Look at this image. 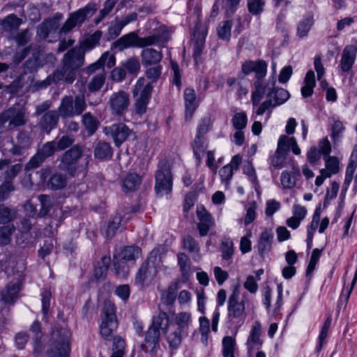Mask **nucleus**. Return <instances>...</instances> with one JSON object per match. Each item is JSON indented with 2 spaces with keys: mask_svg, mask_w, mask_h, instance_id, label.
<instances>
[{
  "mask_svg": "<svg viewBox=\"0 0 357 357\" xmlns=\"http://www.w3.org/2000/svg\"><path fill=\"white\" fill-rule=\"evenodd\" d=\"M305 85L301 88V94L304 98L310 97L313 93L316 86L315 75L312 70H309L304 79Z\"/></svg>",
  "mask_w": 357,
  "mask_h": 357,
  "instance_id": "c756f323",
  "label": "nucleus"
},
{
  "mask_svg": "<svg viewBox=\"0 0 357 357\" xmlns=\"http://www.w3.org/2000/svg\"><path fill=\"white\" fill-rule=\"evenodd\" d=\"M261 326L259 322L256 321L252 327L247 341L249 352L258 350L261 348L263 341L261 340Z\"/></svg>",
  "mask_w": 357,
  "mask_h": 357,
  "instance_id": "412c9836",
  "label": "nucleus"
},
{
  "mask_svg": "<svg viewBox=\"0 0 357 357\" xmlns=\"http://www.w3.org/2000/svg\"><path fill=\"white\" fill-rule=\"evenodd\" d=\"M67 185V177L61 173L54 174L47 183V185L52 190L64 188Z\"/></svg>",
  "mask_w": 357,
  "mask_h": 357,
  "instance_id": "c9c22d12",
  "label": "nucleus"
},
{
  "mask_svg": "<svg viewBox=\"0 0 357 357\" xmlns=\"http://www.w3.org/2000/svg\"><path fill=\"white\" fill-rule=\"evenodd\" d=\"M82 123L89 135H93L97 130L99 121L90 112L85 113L82 116Z\"/></svg>",
  "mask_w": 357,
  "mask_h": 357,
  "instance_id": "4c0bfd02",
  "label": "nucleus"
},
{
  "mask_svg": "<svg viewBox=\"0 0 357 357\" xmlns=\"http://www.w3.org/2000/svg\"><path fill=\"white\" fill-rule=\"evenodd\" d=\"M155 190L158 196L169 194L172 189L173 178L169 165L165 160L158 163L155 173Z\"/></svg>",
  "mask_w": 357,
  "mask_h": 357,
  "instance_id": "20e7f679",
  "label": "nucleus"
},
{
  "mask_svg": "<svg viewBox=\"0 0 357 357\" xmlns=\"http://www.w3.org/2000/svg\"><path fill=\"white\" fill-rule=\"evenodd\" d=\"M70 331L64 327L56 326L43 357H69Z\"/></svg>",
  "mask_w": 357,
  "mask_h": 357,
  "instance_id": "f257e3e1",
  "label": "nucleus"
},
{
  "mask_svg": "<svg viewBox=\"0 0 357 357\" xmlns=\"http://www.w3.org/2000/svg\"><path fill=\"white\" fill-rule=\"evenodd\" d=\"M17 218L16 211L3 204L0 206V223L6 224L13 221Z\"/></svg>",
  "mask_w": 357,
  "mask_h": 357,
  "instance_id": "a19ab883",
  "label": "nucleus"
},
{
  "mask_svg": "<svg viewBox=\"0 0 357 357\" xmlns=\"http://www.w3.org/2000/svg\"><path fill=\"white\" fill-rule=\"evenodd\" d=\"M221 250L222 252V257L225 259H229L234 254L233 242L229 238L224 239L221 243Z\"/></svg>",
  "mask_w": 357,
  "mask_h": 357,
  "instance_id": "052dcab7",
  "label": "nucleus"
},
{
  "mask_svg": "<svg viewBox=\"0 0 357 357\" xmlns=\"http://www.w3.org/2000/svg\"><path fill=\"white\" fill-rule=\"evenodd\" d=\"M141 255V250L138 247L128 246L124 248L117 256L120 257L121 260L126 261H133L139 258Z\"/></svg>",
  "mask_w": 357,
  "mask_h": 357,
  "instance_id": "2f4dec72",
  "label": "nucleus"
},
{
  "mask_svg": "<svg viewBox=\"0 0 357 357\" xmlns=\"http://www.w3.org/2000/svg\"><path fill=\"white\" fill-rule=\"evenodd\" d=\"M142 178L136 174H128L123 180V188L124 191H134L141 184Z\"/></svg>",
  "mask_w": 357,
  "mask_h": 357,
  "instance_id": "e433bc0d",
  "label": "nucleus"
},
{
  "mask_svg": "<svg viewBox=\"0 0 357 357\" xmlns=\"http://www.w3.org/2000/svg\"><path fill=\"white\" fill-rule=\"evenodd\" d=\"M126 261L121 260L119 256H114L113 267L115 274L119 278H126L129 273V266Z\"/></svg>",
  "mask_w": 357,
  "mask_h": 357,
  "instance_id": "72a5a7b5",
  "label": "nucleus"
},
{
  "mask_svg": "<svg viewBox=\"0 0 357 357\" xmlns=\"http://www.w3.org/2000/svg\"><path fill=\"white\" fill-rule=\"evenodd\" d=\"M273 240V234L271 229H266L261 233L257 243V250L261 257L271 251Z\"/></svg>",
  "mask_w": 357,
  "mask_h": 357,
  "instance_id": "4be33fe9",
  "label": "nucleus"
},
{
  "mask_svg": "<svg viewBox=\"0 0 357 357\" xmlns=\"http://www.w3.org/2000/svg\"><path fill=\"white\" fill-rule=\"evenodd\" d=\"M102 37L101 31H97L93 34L87 36L84 38L82 43L81 46L79 48H75V50H80L84 54L83 50H90L93 48L96 45L98 44Z\"/></svg>",
  "mask_w": 357,
  "mask_h": 357,
  "instance_id": "f704fd0d",
  "label": "nucleus"
},
{
  "mask_svg": "<svg viewBox=\"0 0 357 357\" xmlns=\"http://www.w3.org/2000/svg\"><path fill=\"white\" fill-rule=\"evenodd\" d=\"M345 128L342 121H340V120L335 121L331 126V137L332 139L334 142L339 140Z\"/></svg>",
  "mask_w": 357,
  "mask_h": 357,
  "instance_id": "13d9d810",
  "label": "nucleus"
},
{
  "mask_svg": "<svg viewBox=\"0 0 357 357\" xmlns=\"http://www.w3.org/2000/svg\"><path fill=\"white\" fill-rule=\"evenodd\" d=\"M178 262L183 274H188L190 270V259L188 256L184 253H179L178 255Z\"/></svg>",
  "mask_w": 357,
  "mask_h": 357,
  "instance_id": "338daca9",
  "label": "nucleus"
},
{
  "mask_svg": "<svg viewBox=\"0 0 357 357\" xmlns=\"http://www.w3.org/2000/svg\"><path fill=\"white\" fill-rule=\"evenodd\" d=\"M321 218L319 208H317L313 214L310 225L307 227V236L309 241L312 242L315 231L317 230Z\"/></svg>",
  "mask_w": 357,
  "mask_h": 357,
  "instance_id": "de8ad7c7",
  "label": "nucleus"
},
{
  "mask_svg": "<svg viewBox=\"0 0 357 357\" xmlns=\"http://www.w3.org/2000/svg\"><path fill=\"white\" fill-rule=\"evenodd\" d=\"M38 199L41 205L38 215L40 216H45L50 212L52 206V198L49 195H41L39 196Z\"/></svg>",
  "mask_w": 357,
  "mask_h": 357,
  "instance_id": "603ef678",
  "label": "nucleus"
},
{
  "mask_svg": "<svg viewBox=\"0 0 357 357\" xmlns=\"http://www.w3.org/2000/svg\"><path fill=\"white\" fill-rule=\"evenodd\" d=\"M123 66L125 70L126 69L131 74H136L140 69V64L139 61L135 58H130L124 63Z\"/></svg>",
  "mask_w": 357,
  "mask_h": 357,
  "instance_id": "e2e57ef3",
  "label": "nucleus"
},
{
  "mask_svg": "<svg viewBox=\"0 0 357 357\" xmlns=\"http://www.w3.org/2000/svg\"><path fill=\"white\" fill-rule=\"evenodd\" d=\"M153 85L151 82H148L144 77H139L132 89L133 98L149 100L151 98L153 91Z\"/></svg>",
  "mask_w": 357,
  "mask_h": 357,
  "instance_id": "6ab92c4d",
  "label": "nucleus"
},
{
  "mask_svg": "<svg viewBox=\"0 0 357 357\" xmlns=\"http://www.w3.org/2000/svg\"><path fill=\"white\" fill-rule=\"evenodd\" d=\"M301 178L300 169L292 164L291 171H283L280 176L281 184L285 189L294 188L296 181Z\"/></svg>",
  "mask_w": 357,
  "mask_h": 357,
  "instance_id": "5701e85b",
  "label": "nucleus"
},
{
  "mask_svg": "<svg viewBox=\"0 0 357 357\" xmlns=\"http://www.w3.org/2000/svg\"><path fill=\"white\" fill-rule=\"evenodd\" d=\"M185 107V119L190 120L198 105L196 102V93L192 88H186L184 91Z\"/></svg>",
  "mask_w": 357,
  "mask_h": 357,
  "instance_id": "b1692460",
  "label": "nucleus"
},
{
  "mask_svg": "<svg viewBox=\"0 0 357 357\" xmlns=\"http://www.w3.org/2000/svg\"><path fill=\"white\" fill-rule=\"evenodd\" d=\"M94 155L99 160H106L112 156V150L109 143L100 142L95 147Z\"/></svg>",
  "mask_w": 357,
  "mask_h": 357,
  "instance_id": "473e14b6",
  "label": "nucleus"
},
{
  "mask_svg": "<svg viewBox=\"0 0 357 357\" xmlns=\"http://www.w3.org/2000/svg\"><path fill=\"white\" fill-rule=\"evenodd\" d=\"M84 64V53L80 50L73 49L68 52L63 59L64 80L73 83L75 79V70Z\"/></svg>",
  "mask_w": 357,
  "mask_h": 357,
  "instance_id": "423d86ee",
  "label": "nucleus"
},
{
  "mask_svg": "<svg viewBox=\"0 0 357 357\" xmlns=\"http://www.w3.org/2000/svg\"><path fill=\"white\" fill-rule=\"evenodd\" d=\"M114 56L107 52H105L96 62L90 65L87 68V71L89 73H92L104 66H107L108 68H111L114 66Z\"/></svg>",
  "mask_w": 357,
  "mask_h": 357,
  "instance_id": "cd10ccee",
  "label": "nucleus"
},
{
  "mask_svg": "<svg viewBox=\"0 0 357 357\" xmlns=\"http://www.w3.org/2000/svg\"><path fill=\"white\" fill-rule=\"evenodd\" d=\"M155 260V257H150L142 264L136 275L135 280L137 282L141 284H149L154 279L158 273Z\"/></svg>",
  "mask_w": 357,
  "mask_h": 357,
  "instance_id": "f8f14e48",
  "label": "nucleus"
},
{
  "mask_svg": "<svg viewBox=\"0 0 357 357\" xmlns=\"http://www.w3.org/2000/svg\"><path fill=\"white\" fill-rule=\"evenodd\" d=\"M57 150L56 147V142L54 141L45 143L41 149L38 151V153L43 156L44 159L53 155L54 151Z\"/></svg>",
  "mask_w": 357,
  "mask_h": 357,
  "instance_id": "680f3d73",
  "label": "nucleus"
},
{
  "mask_svg": "<svg viewBox=\"0 0 357 357\" xmlns=\"http://www.w3.org/2000/svg\"><path fill=\"white\" fill-rule=\"evenodd\" d=\"M325 160V169H321L323 171H326V174H330L331 176L333 174H336L340 171V161L335 156H328L324 158Z\"/></svg>",
  "mask_w": 357,
  "mask_h": 357,
  "instance_id": "58836bf2",
  "label": "nucleus"
},
{
  "mask_svg": "<svg viewBox=\"0 0 357 357\" xmlns=\"http://www.w3.org/2000/svg\"><path fill=\"white\" fill-rule=\"evenodd\" d=\"M208 33L206 24H193L190 27V37L193 47V58L196 66L202 63L201 55L204 50L206 37Z\"/></svg>",
  "mask_w": 357,
  "mask_h": 357,
  "instance_id": "39448f33",
  "label": "nucleus"
},
{
  "mask_svg": "<svg viewBox=\"0 0 357 357\" xmlns=\"http://www.w3.org/2000/svg\"><path fill=\"white\" fill-rule=\"evenodd\" d=\"M84 95L78 94L75 99L72 96H64L58 108V113L63 119L80 115L86 109Z\"/></svg>",
  "mask_w": 357,
  "mask_h": 357,
  "instance_id": "7ed1b4c3",
  "label": "nucleus"
},
{
  "mask_svg": "<svg viewBox=\"0 0 357 357\" xmlns=\"http://www.w3.org/2000/svg\"><path fill=\"white\" fill-rule=\"evenodd\" d=\"M217 33L220 38L228 40L231 36L230 24H219Z\"/></svg>",
  "mask_w": 357,
  "mask_h": 357,
  "instance_id": "774afa93",
  "label": "nucleus"
},
{
  "mask_svg": "<svg viewBox=\"0 0 357 357\" xmlns=\"http://www.w3.org/2000/svg\"><path fill=\"white\" fill-rule=\"evenodd\" d=\"M98 8L96 3H90L82 8L71 13L65 22H84L90 20L96 13Z\"/></svg>",
  "mask_w": 357,
  "mask_h": 357,
  "instance_id": "2eb2a0df",
  "label": "nucleus"
},
{
  "mask_svg": "<svg viewBox=\"0 0 357 357\" xmlns=\"http://www.w3.org/2000/svg\"><path fill=\"white\" fill-rule=\"evenodd\" d=\"M169 317L167 313L160 312L157 315L153 317L151 326L158 329H161L163 333L169 326Z\"/></svg>",
  "mask_w": 357,
  "mask_h": 357,
  "instance_id": "ea45409f",
  "label": "nucleus"
},
{
  "mask_svg": "<svg viewBox=\"0 0 357 357\" xmlns=\"http://www.w3.org/2000/svg\"><path fill=\"white\" fill-rule=\"evenodd\" d=\"M153 43L154 37L139 38L135 33H130L118 39L115 42L114 45L119 50L122 51L132 46L141 47L150 46L152 45Z\"/></svg>",
  "mask_w": 357,
  "mask_h": 357,
  "instance_id": "1a4fd4ad",
  "label": "nucleus"
},
{
  "mask_svg": "<svg viewBox=\"0 0 357 357\" xmlns=\"http://www.w3.org/2000/svg\"><path fill=\"white\" fill-rule=\"evenodd\" d=\"M163 333L165 334L166 340L172 350L178 349L183 337L187 335L186 333L172 325H169Z\"/></svg>",
  "mask_w": 357,
  "mask_h": 357,
  "instance_id": "a211bd4d",
  "label": "nucleus"
},
{
  "mask_svg": "<svg viewBox=\"0 0 357 357\" xmlns=\"http://www.w3.org/2000/svg\"><path fill=\"white\" fill-rule=\"evenodd\" d=\"M246 294L241 295L238 288L236 287L229 296L227 302V317L230 320H242L245 317Z\"/></svg>",
  "mask_w": 357,
  "mask_h": 357,
  "instance_id": "0eeeda50",
  "label": "nucleus"
},
{
  "mask_svg": "<svg viewBox=\"0 0 357 357\" xmlns=\"http://www.w3.org/2000/svg\"><path fill=\"white\" fill-rule=\"evenodd\" d=\"M104 132L106 135L113 139L116 146H120L130 135L131 130L126 125L120 123L105 127Z\"/></svg>",
  "mask_w": 357,
  "mask_h": 357,
  "instance_id": "ddd939ff",
  "label": "nucleus"
},
{
  "mask_svg": "<svg viewBox=\"0 0 357 357\" xmlns=\"http://www.w3.org/2000/svg\"><path fill=\"white\" fill-rule=\"evenodd\" d=\"M278 146H282V151L287 155L290 150L296 155L301 153V150L298 145L296 138L294 137H289L285 135H280L278 141Z\"/></svg>",
  "mask_w": 357,
  "mask_h": 357,
  "instance_id": "393cba45",
  "label": "nucleus"
},
{
  "mask_svg": "<svg viewBox=\"0 0 357 357\" xmlns=\"http://www.w3.org/2000/svg\"><path fill=\"white\" fill-rule=\"evenodd\" d=\"M162 58V54L155 49L145 48L142 52V63L144 66L158 65Z\"/></svg>",
  "mask_w": 357,
  "mask_h": 357,
  "instance_id": "a878e982",
  "label": "nucleus"
},
{
  "mask_svg": "<svg viewBox=\"0 0 357 357\" xmlns=\"http://www.w3.org/2000/svg\"><path fill=\"white\" fill-rule=\"evenodd\" d=\"M113 347L114 351L110 357H123L126 343L121 337H114Z\"/></svg>",
  "mask_w": 357,
  "mask_h": 357,
  "instance_id": "3c124183",
  "label": "nucleus"
},
{
  "mask_svg": "<svg viewBox=\"0 0 357 357\" xmlns=\"http://www.w3.org/2000/svg\"><path fill=\"white\" fill-rule=\"evenodd\" d=\"M357 54V45H346L342 51L339 68L342 73H349L351 70Z\"/></svg>",
  "mask_w": 357,
  "mask_h": 357,
  "instance_id": "4468645a",
  "label": "nucleus"
},
{
  "mask_svg": "<svg viewBox=\"0 0 357 357\" xmlns=\"http://www.w3.org/2000/svg\"><path fill=\"white\" fill-rule=\"evenodd\" d=\"M241 0H222V7L226 12V15L229 16L234 14Z\"/></svg>",
  "mask_w": 357,
  "mask_h": 357,
  "instance_id": "0e129e2a",
  "label": "nucleus"
},
{
  "mask_svg": "<svg viewBox=\"0 0 357 357\" xmlns=\"http://www.w3.org/2000/svg\"><path fill=\"white\" fill-rule=\"evenodd\" d=\"M264 77H259L254 82L253 90L252 91V102L253 106H257L264 98L266 91H271L275 86V76H272L268 83L264 80Z\"/></svg>",
  "mask_w": 357,
  "mask_h": 357,
  "instance_id": "9b49d317",
  "label": "nucleus"
},
{
  "mask_svg": "<svg viewBox=\"0 0 357 357\" xmlns=\"http://www.w3.org/2000/svg\"><path fill=\"white\" fill-rule=\"evenodd\" d=\"M15 227L13 225H7L0 227V245H6L10 243L11 236Z\"/></svg>",
  "mask_w": 357,
  "mask_h": 357,
  "instance_id": "79ce46f5",
  "label": "nucleus"
},
{
  "mask_svg": "<svg viewBox=\"0 0 357 357\" xmlns=\"http://www.w3.org/2000/svg\"><path fill=\"white\" fill-rule=\"evenodd\" d=\"M242 72L245 75L255 73V78L265 77L267 73V63L264 60L246 61L242 65Z\"/></svg>",
  "mask_w": 357,
  "mask_h": 357,
  "instance_id": "dca6fc26",
  "label": "nucleus"
},
{
  "mask_svg": "<svg viewBox=\"0 0 357 357\" xmlns=\"http://www.w3.org/2000/svg\"><path fill=\"white\" fill-rule=\"evenodd\" d=\"M282 146H277L276 151L268 158V163L271 167L275 169H280L285 167L287 160V154L282 151Z\"/></svg>",
  "mask_w": 357,
  "mask_h": 357,
  "instance_id": "bb28decb",
  "label": "nucleus"
},
{
  "mask_svg": "<svg viewBox=\"0 0 357 357\" xmlns=\"http://www.w3.org/2000/svg\"><path fill=\"white\" fill-rule=\"evenodd\" d=\"M154 66L150 67L146 69L145 72L146 77L151 79V84L155 82L160 77L162 73V67L161 65H153Z\"/></svg>",
  "mask_w": 357,
  "mask_h": 357,
  "instance_id": "6e6d98bb",
  "label": "nucleus"
},
{
  "mask_svg": "<svg viewBox=\"0 0 357 357\" xmlns=\"http://www.w3.org/2000/svg\"><path fill=\"white\" fill-rule=\"evenodd\" d=\"M248 117L245 112H237L231 119V123L236 130H243L246 127Z\"/></svg>",
  "mask_w": 357,
  "mask_h": 357,
  "instance_id": "09e8293b",
  "label": "nucleus"
},
{
  "mask_svg": "<svg viewBox=\"0 0 357 357\" xmlns=\"http://www.w3.org/2000/svg\"><path fill=\"white\" fill-rule=\"evenodd\" d=\"M19 291L20 288L17 284H9L1 293L2 300L6 303H13L17 298Z\"/></svg>",
  "mask_w": 357,
  "mask_h": 357,
  "instance_id": "7c9ffc66",
  "label": "nucleus"
},
{
  "mask_svg": "<svg viewBox=\"0 0 357 357\" xmlns=\"http://www.w3.org/2000/svg\"><path fill=\"white\" fill-rule=\"evenodd\" d=\"M149 37H154V43L153 45L157 44L158 43H165L169 39V31L167 29V26L162 25L157 31L156 34L149 36Z\"/></svg>",
  "mask_w": 357,
  "mask_h": 357,
  "instance_id": "5fc2aeb1",
  "label": "nucleus"
},
{
  "mask_svg": "<svg viewBox=\"0 0 357 357\" xmlns=\"http://www.w3.org/2000/svg\"><path fill=\"white\" fill-rule=\"evenodd\" d=\"M331 324V318L328 317L326 319L324 326H322L320 334L319 335V342H318V344L317 346V351H319L322 348L324 340L328 336V330H329Z\"/></svg>",
  "mask_w": 357,
  "mask_h": 357,
  "instance_id": "bf43d9fd",
  "label": "nucleus"
},
{
  "mask_svg": "<svg viewBox=\"0 0 357 357\" xmlns=\"http://www.w3.org/2000/svg\"><path fill=\"white\" fill-rule=\"evenodd\" d=\"M105 82V74L100 73L93 76L88 83V89L91 92L99 91Z\"/></svg>",
  "mask_w": 357,
  "mask_h": 357,
  "instance_id": "c03bdc74",
  "label": "nucleus"
},
{
  "mask_svg": "<svg viewBox=\"0 0 357 357\" xmlns=\"http://www.w3.org/2000/svg\"><path fill=\"white\" fill-rule=\"evenodd\" d=\"M121 222V217L120 215L116 214L114 217H112V218L109 222V224L106 229L107 238H111L114 236L116 230L119 227Z\"/></svg>",
  "mask_w": 357,
  "mask_h": 357,
  "instance_id": "8fccbe9b",
  "label": "nucleus"
},
{
  "mask_svg": "<svg viewBox=\"0 0 357 357\" xmlns=\"http://www.w3.org/2000/svg\"><path fill=\"white\" fill-rule=\"evenodd\" d=\"M235 340L231 336H226L222 340L223 357H234Z\"/></svg>",
  "mask_w": 357,
  "mask_h": 357,
  "instance_id": "a18cd8bd",
  "label": "nucleus"
},
{
  "mask_svg": "<svg viewBox=\"0 0 357 357\" xmlns=\"http://www.w3.org/2000/svg\"><path fill=\"white\" fill-rule=\"evenodd\" d=\"M115 5L114 0H107L104 3V7L98 13V15L94 19L93 22H100L105 17L113 10Z\"/></svg>",
  "mask_w": 357,
  "mask_h": 357,
  "instance_id": "4d7b16f0",
  "label": "nucleus"
},
{
  "mask_svg": "<svg viewBox=\"0 0 357 357\" xmlns=\"http://www.w3.org/2000/svg\"><path fill=\"white\" fill-rule=\"evenodd\" d=\"M197 215L199 220L197 227L199 234L204 236L207 234L210 228L214 225V221L211 215L202 206L197 207Z\"/></svg>",
  "mask_w": 357,
  "mask_h": 357,
  "instance_id": "f3484780",
  "label": "nucleus"
},
{
  "mask_svg": "<svg viewBox=\"0 0 357 357\" xmlns=\"http://www.w3.org/2000/svg\"><path fill=\"white\" fill-rule=\"evenodd\" d=\"M268 93H272V100L275 106L280 105L285 102L289 98V92L284 89H276L274 88L271 91Z\"/></svg>",
  "mask_w": 357,
  "mask_h": 357,
  "instance_id": "37998d69",
  "label": "nucleus"
},
{
  "mask_svg": "<svg viewBox=\"0 0 357 357\" xmlns=\"http://www.w3.org/2000/svg\"><path fill=\"white\" fill-rule=\"evenodd\" d=\"M192 148L194 155L195 156L197 162L200 163L202 160L201 153L204 150V136L196 135L195 140L192 143Z\"/></svg>",
  "mask_w": 357,
  "mask_h": 357,
  "instance_id": "49530a36",
  "label": "nucleus"
},
{
  "mask_svg": "<svg viewBox=\"0 0 357 357\" xmlns=\"http://www.w3.org/2000/svg\"><path fill=\"white\" fill-rule=\"evenodd\" d=\"M59 116V114L56 110L47 112L42 116L38 123L40 128L43 131L50 133L52 129L56 127Z\"/></svg>",
  "mask_w": 357,
  "mask_h": 357,
  "instance_id": "aec40b11",
  "label": "nucleus"
},
{
  "mask_svg": "<svg viewBox=\"0 0 357 357\" xmlns=\"http://www.w3.org/2000/svg\"><path fill=\"white\" fill-rule=\"evenodd\" d=\"M117 327L115 305L110 301H106L101 312L100 334L105 340H109Z\"/></svg>",
  "mask_w": 357,
  "mask_h": 357,
  "instance_id": "f03ea898",
  "label": "nucleus"
},
{
  "mask_svg": "<svg viewBox=\"0 0 357 357\" xmlns=\"http://www.w3.org/2000/svg\"><path fill=\"white\" fill-rule=\"evenodd\" d=\"M130 104V95L123 90L113 92L107 102L111 113L119 116H123L128 112Z\"/></svg>",
  "mask_w": 357,
  "mask_h": 357,
  "instance_id": "6e6552de",
  "label": "nucleus"
},
{
  "mask_svg": "<svg viewBox=\"0 0 357 357\" xmlns=\"http://www.w3.org/2000/svg\"><path fill=\"white\" fill-rule=\"evenodd\" d=\"M160 336V329L150 326L146 333L145 341L146 343L155 345L158 343Z\"/></svg>",
  "mask_w": 357,
  "mask_h": 357,
  "instance_id": "864d4df0",
  "label": "nucleus"
},
{
  "mask_svg": "<svg viewBox=\"0 0 357 357\" xmlns=\"http://www.w3.org/2000/svg\"><path fill=\"white\" fill-rule=\"evenodd\" d=\"M174 324H171L181 331L188 333L189 326L192 321L191 314L181 312L176 314L174 319Z\"/></svg>",
  "mask_w": 357,
  "mask_h": 357,
  "instance_id": "c85d7f7f",
  "label": "nucleus"
},
{
  "mask_svg": "<svg viewBox=\"0 0 357 357\" xmlns=\"http://www.w3.org/2000/svg\"><path fill=\"white\" fill-rule=\"evenodd\" d=\"M264 2L261 0H248L249 12L253 15H258L263 10Z\"/></svg>",
  "mask_w": 357,
  "mask_h": 357,
  "instance_id": "69168bd1",
  "label": "nucleus"
},
{
  "mask_svg": "<svg viewBox=\"0 0 357 357\" xmlns=\"http://www.w3.org/2000/svg\"><path fill=\"white\" fill-rule=\"evenodd\" d=\"M81 155V149L77 146H74L64 153L59 168L67 172L71 176H74L77 171L76 164Z\"/></svg>",
  "mask_w": 357,
  "mask_h": 357,
  "instance_id": "9d476101",
  "label": "nucleus"
}]
</instances>
